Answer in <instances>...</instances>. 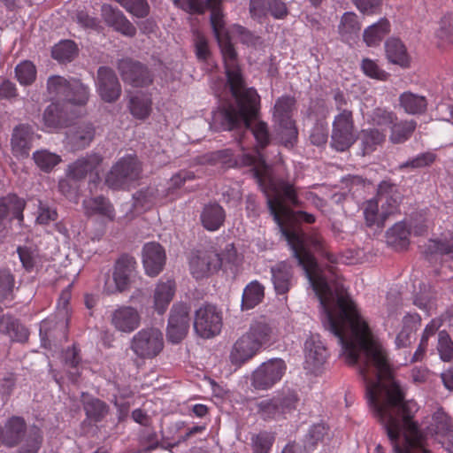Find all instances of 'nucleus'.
Masks as SVG:
<instances>
[{
	"label": "nucleus",
	"instance_id": "f257e3e1",
	"mask_svg": "<svg viewBox=\"0 0 453 453\" xmlns=\"http://www.w3.org/2000/svg\"><path fill=\"white\" fill-rule=\"evenodd\" d=\"M320 321L342 348L350 365L363 355L360 372L374 418L384 428L395 453H431L426 437L414 420L418 407L406 400L393 379L388 356L361 313H321Z\"/></svg>",
	"mask_w": 453,
	"mask_h": 453
},
{
	"label": "nucleus",
	"instance_id": "f03ea898",
	"mask_svg": "<svg viewBox=\"0 0 453 453\" xmlns=\"http://www.w3.org/2000/svg\"><path fill=\"white\" fill-rule=\"evenodd\" d=\"M242 163L253 166V175L257 184L266 195L267 204L273 219L276 222L281 234L289 245L293 256L296 258L305 273L309 283L312 287L316 296L325 311H357L356 303L353 301L342 281L339 279L328 278L326 271L321 269L317 264L309 249L321 251L329 262L335 263L336 257L323 250V239L318 234L306 236L296 228H288L283 226L282 215L289 218L292 216L290 210L284 204L281 193L294 204H298L296 189L293 185L282 179L276 178L272 169L265 164L259 152L255 155L244 154Z\"/></svg>",
	"mask_w": 453,
	"mask_h": 453
},
{
	"label": "nucleus",
	"instance_id": "7ed1b4c3",
	"mask_svg": "<svg viewBox=\"0 0 453 453\" xmlns=\"http://www.w3.org/2000/svg\"><path fill=\"white\" fill-rule=\"evenodd\" d=\"M236 105H225L213 112L211 127L216 131L233 130L244 127L250 130L260 147L269 142L265 122L257 120L260 97L253 88H246L242 74L240 81L227 82Z\"/></svg>",
	"mask_w": 453,
	"mask_h": 453
},
{
	"label": "nucleus",
	"instance_id": "20e7f679",
	"mask_svg": "<svg viewBox=\"0 0 453 453\" xmlns=\"http://www.w3.org/2000/svg\"><path fill=\"white\" fill-rule=\"evenodd\" d=\"M42 441L41 430L32 426L27 430L22 417L12 416L2 427V443L8 448L19 445L17 453H37Z\"/></svg>",
	"mask_w": 453,
	"mask_h": 453
},
{
	"label": "nucleus",
	"instance_id": "39448f33",
	"mask_svg": "<svg viewBox=\"0 0 453 453\" xmlns=\"http://www.w3.org/2000/svg\"><path fill=\"white\" fill-rule=\"evenodd\" d=\"M222 17L219 9H211V23L223 57L227 82H236L240 81L242 72L235 50L225 30Z\"/></svg>",
	"mask_w": 453,
	"mask_h": 453
},
{
	"label": "nucleus",
	"instance_id": "423d86ee",
	"mask_svg": "<svg viewBox=\"0 0 453 453\" xmlns=\"http://www.w3.org/2000/svg\"><path fill=\"white\" fill-rule=\"evenodd\" d=\"M142 166L134 156H126L119 158L108 173L105 183L112 189H120L129 187L140 179Z\"/></svg>",
	"mask_w": 453,
	"mask_h": 453
},
{
	"label": "nucleus",
	"instance_id": "0eeeda50",
	"mask_svg": "<svg viewBox=\"0 0 453 453\" xmlns=\"http://www.w3.org/2000/svg\"><path fill=\"white\" fill-rule=\"evenodd\" d=\"M162 332L155 327L144 328L134 335L130 349L140 358L152 359L158 356L164 349Z\"/></svg>",
	"mask_w": 453,
	"mask_h": 453
},
{
	"label": "nucleus",
	"instance_id": "6e6552de",
	"mask_svg": "<svg viewBox=\"0 0 453 453\" xmlns=\"http://www.w3.org/2000/svg\"><path fill=\"white\" fill-rule=\"evenodd\" d=\"M136 261L134 257L123 255L115 263L112 281H105L104 291L114 294L127 290L137 276Z\"/></svg>",
	"mask_w": 453,
	"mask_h": 453
},
{
	"label": "nucleus",
	"instance_id": "1a4fd4ad",
	"mask_svg": "<svg viewBox=\"0 0 453 453\" xmlns=\"http://www.w3.org/2000/svg\"><path fill=\"white\" fill-rule=\"evenodd\" d=\"M357 139L352 111L339 112L334 119L331 145L338 151H344Z\"/></svg>",
	"mask_w": 453,
	"mask_h": 453
},
{
	"label": "nucleus",
	"instance_id": "9d476101",
	"mask_svg": "<svg viewBox=\"0 0 453 453\" xmlns=\"http://www.w3.org/2000/svg\"><path fill=\"white\" fill-rule=\"evenodd\" d=\"M286 364L280 358L264 362L252 374V386L258 390H266L280 380L286 371Z\"/></svg>",
	"mask_w": 453,
	"mask_h": 453
},
{
	"label": "nucleus",
	"instance_id": "9b49d317",
	"mask_svg": "<svg viewBox=\"0 0 453 453\" xmlns=\"http://www.w3.org/2000/svg\"><path fill=\"white\" fill-rule=\"evenodd\" d=\"M221 266L219 255L212 250L193 251L189 257V269L196 279H203Z\"/></svg>",
	"mask_w": 453,
	"mask_h": 453
},
{
	"label": "nucleus",
	"instance_id": "f8f14e48",
	"mask_svg": "<svg viewBox=\"0 0 453 453\" xmlns=\"http://www.w3.org/2000/svg\"><path fill=\"white\" fill-rule=\"evenodd\" d=\"M375 198L380 203L382 215L389 217L399 211L403 201V195L396 184L389 180H382L378 185Z\"/></svg>",
	"mask_w": 453,
	"mask_h": 453
},
{
	"label": "nucleus",
	"instance_id": "ddd939ff",
	"mask_svg": "<svg viewBox=\"0 0 453 453\" xmlns=\"http://www.w3.org/2000/svg\"><path fill=\"white\" fill-rule=\"evenodd\" d=\"M118 68L123 81L134 87L147 86L152 81L148 69L139 62L129 58L121 59Z\"/></svg>",
	"mask_w": 453,
	"mask_h": 453
},
{
	"label": "nucleus",
	"instance_id": "4468645a",
	"mask_svg": "<svg viewBox=\"0 0 453 453\" xmlns=\"http://www.w3.org/2000/svg\"><path fill=\"white\" fill-rule=\"evenodd\" d=\"M96 85L100 96L105 102H114L120 96V84L115 73L109 67L102 66L98 69Z\"/></svg>",
	"mask_w": 453,
	"mask_h": 453
},
{
	"label": "nucleus",
	"instance_id": "2eb2a0df",
	"mask_svg": "<svg viewBox=\"0 0 453 453\" xmlns=\"http://www.w3.org/2000/svg\"><path fill=\"white\" fill-rule=\"evenodd\" d=\"M305 365L312 372H316L326 363L328 351L319 335H311L304 343Z\"/></svg>",
	"mask_w": 453,
	"mask_h": 453
},
{
	"label": "nucleus",
	"instance_id": "dca6fc26",
	"mask_svg": "<svg viewBox=\"0 0 453 453\" xmlns=\"http://www.w3.org/2000/svg\"><path fill=\"white\" fill-rule=\"evenodd\" d=\"M35 133L31 126L19 124L12 133L11 149L16 157H27L32 148Z\"/></svg>",
	"mask_w": 453,
	"mask_h": 453
},
{
	"label": "nucleus",
	"instance_id": "f3484780",
	"mask_svg": "<svg viewBox=\"0 0 453 453\" xmlns=\"http://www.w3.org/2000/svg\"><path fill=\"white\" fill-rule=\"evenodd\" d=\"M142 264L147 275H158L165 264V252L162 246L157 242L146 243L142 249Z\"/></svg>",
	"mask_w": 453,
	"mask_h": 453
},
{
	"label": "nucleus",
	"instance_id": "a211bd4d",
	"mask_svg": "<svg viewBox=\"0 0 453 453\" xmlns=\"http://www.w3.org/2000/svg\"><path fill=\"white\" fill-rule=\"evenodd\" d=\"M260 348L246 334L239 337L233 344L229 360L234 365H242L251 359Z\"/></svg>",
	"mask_w": 453,
	"mask_h": 453
},
{
	"label": "nucleus",
	"instance_id": "6ab92c4d",
	"mask_svg": "<svg viewBox=\"0 0 453 453\" xmlns=\"http://www.w3.org/2000/svg\"><path fill=\"white\" fill-rule=\"evenodd\" d=\"M220 313H196L194 329L202 338L210 339L218 335L222 328Z\"/></svg>",
	"mask_w": 453,
	"mask_h": 453
},
{
	"label": "nucleus",
	"instance_id": "aec40b11",
	"mask_svg": "<svg viewBox=\"0 0 453 453\" xmlns=\"http://www.w3.org/2000/svg\"><path fill=\"white\" fill-rule=\"evenodd\" d=\"M423 253L430 263L453 260V235L449 239H431L424 246Z\"/></svg>",
	"mask_w": 453,
	"mask_h": 453
},
{
	"label": "nucleus",
	"instance_id": "412c9836",
	"mask_svg": "<svg viewBox=\"0 0 453 453\" xmlns=\"http://www.w3.org/2000/svg\"><path fill=\"white\" fill-rule=\"evenodd\" d=\"M96 130L91 123H78L69 127L66 132L67 143L73 150H81L90 144Z\"/></svg>",
	"mask_w": 453,
	"mask_h": 453
},
{
	"label": "nucleus",
	"instance_id": "4be33fe9",
	"mask_svg": "<svg viewBox=\"0 0 453 453\" xmlns=\"http://www.w3.org/2000/svg\"><path fill=\"white\" fill-rule=\"evenodd\" d=\"M103 161V157L96 153L87 155L77 159L69 165L68 174L77 180L84 178L88 173H95L96 179H99L98 168Z\"/></svg>",
	"mask_w": 453,
	"mask_h": 453
},
{
	"label": "nucleus",
	"instance_id": "5701e85b",
	"mask_svg": "<svg viewBox=\"0 0 453 453\" xmlns=\"http://www.w3.org/2000/svg\"><path fill=\"white\" fill-rule=\"evenodd\" d=\"M189 322L188 313H171L166 331L168 342L173 344L180 343L187 335Z\"/></svg>",
	"mask_w": 453,
	"mask_h": 453
},
{
	"label": "nucleus",
	"instance_id": "b1692460",
	"mask_svg": "<svg viewBox=\"0 0 453 453\" xmlns=\"http://www.w3.org/2000/svg\"><path fill=\"white\" fill-rule=\"evenodd\" d=\"M25 201L14 194H9L0 198V219L11 223L12 219L23 221Z\"/></svg>",
	"mask_w": 453,
	"mask_h": 453
},
{
	"label": "nucleus",
	"instance_id": "393cba45",
	"mask_svg": "<svg viewBox=\"0 0 453 453\" xmlns=\"http://www.w3.org/2000/svg\"><path fill=\"white\" fill-rule=\"evenodd\" d=\"M271 273L276 293L286 294L293 286L292 267L286 262H280L271 268Z\"/></svg>",
	"mask_w": 453,
	"mask_h": 453
},
{
	"label": "nucleus",
	"instance_id": "a878e982",
	"mask_svg": "<svg viewBox=\"0 0 453 453\" xmlns=\"http://www.w3.org/2000/svg\"><path fill=\"white\" fill-rule=\"evenodd\" d=\"M81 403L87 419L93 423L101 422L109 413V405L99 398L82 393Z\"/></svg>",
	"mask_w": 453,
	"mask_h": 453
},
{
	"label": "nucleus",
	"instance_id": "bb28decb",
	"mask_svg": "<svg viewBox=\"0 0 453 453\" xmlns=\"http://www.w3.org/2000/svg\"><path fill=\"white\" fill-rule=\"evenodd\" d=\"M385 52L388 60L402 67H408L411 57L403 42L395 37L389 38L385 42Z\"/></svg>",
	"mask_w": 453,
	"mask_h": 453
},
{
	"label": "nucleus",
	"instance_id": "cd10ccee",
	"mask_svg": "<svg viewBox=\"0 0 453 453\" xmlns=\"http://www.w3.org/2000/svg\"><path fill=\"white\" fill-rule=\"evenodd\" d=\"M82 205L85 214L88 216L98 214L111 221L115 219V211L112 204L104 196L86 198Z\"/></svg>",
	"mask_w": 453,
	"mask_h": 453
},
{
	"label": "nucleus",
	"instance_id": "c85d7f7f",
	"mask_svg": "<svg viewBox=\"0 0 453 453\" xmlns=\"http://www.w3.org/2000/svg\"><path fill=\"white\" fill-rule=\"evenodd\" d=\"M361 30V24L358 21L357 16L351 12L343 13L338 25V33L341 39L348 43H350L356 38Z\"/></svg>",
	"mask_w": 453,
	"mask_h": 453
},
{
	"label": "nucleus",
	"instance_id": "c756f323",
	"mask_svg": "<svg viewBox=\"0 0 453 453\" xmlns=\"http://www.w3.org/2000/svg\"><path fill=\"white\" fill-rule=\"evenodd\" d=\"M0 333L20 342H26L29 335L28 330L10 314L0 317Z\"/></svg>",
	"mask_w": 453,
	"mask_h": 453
},
{
	"label": "nucleus",
	"instance_id": "7c9ffc66",
	"mask_svg": "<svg viewBox=\"0 0 453 453\" xmlns=\"http://www.w3.org/2000/svg\"><path fill=\"white\" fill-rule=\"evenodd\" d=\"M175 293V283L172 280L159 281L155 288L153 302L157 311H165L172 302Z\"/></svg>",
	"mask_w": 453,
	"mask_h": 453
},
{
	"label": "nucleus",
	"instance_id": "2f4dec72",
	"mask_svg": "<svg viewBox=\"0 0 453 453\" xmlns=\"http://www.w3.org/2000/svg\"><path fill=\"white\" fill-rule=\"evenodd\" d=\"M420 321L418 313H407L403 319V328L395 337V346L397 349L407 348L411 346L415 339L414 333L417 330V325Z\"/></svg>",
	"mask_w": 453,
	"mask_h": 453
},
{
	"label": "nucleus",
	"instance_id": "473e14b6",
	"mask_svg": "<svg viewBox=\"0 0 453 453\" xmlns=\"http://www.w3.org/2000/svg\"><path fill=\"white\" fill-rule=\"evenodd\" d=\"M225 218V211L218 203L205 205L201 213L202 224L209 231L218 230L223 225Z\"/></svg>",
	"mask_w": 453,
	"mask_h": 453
},
{
	"label": "nucleus",
	"instance_id": "72a5a7b5",
	"mask_svg": "<svg viewBox=\"0 0 453 453\" xmlns=\"http://www.w3.org/2000/svg\"><path fill=\"white\" fill-rule=\"evenodd\" d=\"M273 329L274 327L265 320V317H260L250 325V330L245 334L261 348L271 340Z\"/></svg>",
	"mask_w": 453,
	"mask_h": 453
},
{
	"label": "nucleus",
	"instance_id": "f704fd0d",
	"mask_svg": "<svg viewBox=\"0 0 453 453\" xmlns=\"http://www.w3.org/2000/svg\"><path fill=\"white\" fill-rule=\"evenodd\" d=\"M399 104L406 113L412 115L425 112L427 107V100L425 96L410 91L400 95Z\"/></svg>",
	"mask_w": 453,
	"mask_h": 453
},
{
	"label": "nucleus",
	"instance_id": "c9c22d12",
	"mask_svg": "<svg viewBox=\"0 0 453 453\" xmlns=\"http://www.w3.org/2000/svg\"><path fill=\"white\" fill-rule=\"evenodd\" d=\"M389 22L381 19L364 30L363 39L368 47L378 45L386 35L389 33Z\"/></svg>",
	"mask_w": 453,
	"mask_h": 453
},
{
	"label": "nucleus",
	"instance_id": "e433bc0d",
	"mask_svg": "<svg viewBox=\"0 0 453 453\" xmlns=\"http://www.w3.org/2000/svg\"><path fill=\"white\" fill-rule=\"evenodd\" d=\"M362 208L367 226L382 227L384 226V222L388 217L382 215V208L380 209L379 201L375 197L365 201Z\"/></svg>",
	"mask_w": 453,
	"mask_h": 453
},
{
	"label": "nucleus",
	"instance_id": "4c0bfd02",
	"mask_svg": "<svg viewBox=\"0 0 453 453\" xmlns=\"http://www.w3.org/2000/svg\"><path fill=\"white\" fill-rule=\"evenodd\" d=\"M111 321L116 330L129 334L139 327L141 317L139 313H111Z\"/></svg>",
	"mask_w": 453,
	"mask_h": 453
},
{
	"label": "nucleus",
	"instance_id": "58836bf2",
	"mask_svg": "<svg viewBox=\"0 0 453 453\" xmlns=\"http://www.w3.org/2000/svg\"><path fill=\"white\" fill-rule=\"evenodd\" d=\"M42 121L45 129L49 131L66 126V119L58 104H51L44 110Z\"/></svg>",
	"mask_w": 453,
	"mask_h": 453
},
{
	"label": "nucleus",
	"instance_id": "ea45409f",
	"mask_svg": "<svg viewBox=\"0 0 453 453\" xmlns=\"http://www.w3.org/2000/svg\"><path fill=\"white\" fill-rule=\"evenodd\" d=\"M264 298V287L257 281H251L243 290L242 309H254Z\"/></svg>",
	"mask_w": 453,
	"mask_h": 453
},
{
	"label": "nucleus",
	"instance_id": "a19ab883",
	"mask_svg": "<svg viewBox=\"0 0 453 453\" xmlns=\"http://www.w3.org/2000/svg\"><path fill=\"white\" fill-rule=\"evenodd\" d=\"M151 98L145 94L132 96L129 102L131 114L138 119H145L151 112Z\"/></svg>",
	"mask_w": 453,
	"mask_h": 453
},
{
	"label": "nucleus",
	"instance_id": "79ce46f5",
	"mask_svg": "<svg viewBox=\"0 0 453 453\" xmlns=\"http://www.w3.org/2000/svg\"><path fill=\"white\" fill-rule=\"evenodd\" d=\"M386 135L375 128L364 129L361 132V144L364 154L374 151L385 141Z\"/></svg>",
	"mask_w": 453,
	"mask_h": 453
},
{
	"label": "nucleus",
	"instance_id": "37998d69",
	"mask_svg": "<svg viewBox=\"0 0 453 453\" xmlns=\"http://www.w3.org/2000/svg\"><path fill=\"white\" fill-rule=\"evenodd\" d=\"M71 80L59 75H52L47 81V91L51 98L62 99L66 101L67 91L70 86Z\"/></svg>",
	"mask_w": 453,
	"mask_h": 453
},
{
	"label": "nucleus",
	"instance_id": "c03bdc74",
	"mask_svg": "<svg viewBox=\"0 0 453 453\" xmlns=\"http://www.w3.org/2000/svg\"><path fill=\"white\" fill-rule=\"evenodd\" d=\"M295 105V99L289 96L280 97L274 105L273 119L276 123L293 121L291 111Z\"/></svg>",
	"mask_w": 453,
	"mask_h": 453
},
{
	"label": "nucleus",
	"instance_id": "a18cd8bd",
	"mask_svg": "<svg viewBox=\"0 0 453 453\" xmlns=\"http://www.w3.org/2000/svg\"><path fill=\"white\" fill-rule=\"evenodd\" d=\"M414 120H406L396 123L391 127V134L389 140L393 143H402L408 140L416 128Z\"/></svg>",
	"mask_w": 453,
	"mask_h": 453
},
{
	"label": "nucleus",
	"instance_id": "49530a36",
	"mask_svg": "<svg viewBox=\"0 0 453 453\" xmlns=\"http://www.w3.org/2000/svg\"><path fill=\"white\" fill-rule=\"evenodd\" d=\"M273 397L283 416L296 410L299 401L296 392L290 388L282 389Z\"/></svg>",
	"mask_w": 453,
	"mask_h": 453
},
{
	"label": "nucleus",
	"instance_id": "de8ad7c7",
	"mask_svg": "<svg viewBox=\"0 0 453 453\" xmlns=\"http://www.w3.org/2000/svg\"><path fill=\"white\" fill-rule=\"evenodd\" d=\"M66 102L76 104L84 105L88 100V88L80 81L72 79L67 91Z\"/></svg>",
	"mask_w": 453,
	"mask_h": 453
},
{
	"label": "nucleus",
	"instance_id": "09e8293b",
	"mask_svg": "<svg viewBox=\"0 0 453 453\" xmlns=\"http://www.w3.org/2000/svg\"><path fill=\"white\" fill-rule=\"evenodd\" d=\"M328 434V427L323 423H318L311 426L308 434L305 435L303 444L304 451H312L316 445L322 441L326 435Z\"/></svg>",
	"mask_w": 453,
	"mask_h": 453
},
{
	"label": "nucleus",
	"instance_id": "8fccbe9b",
	"mask_svg": "<svg viewBox=\"0 0 453 453\" xmlns=\"http://www.w3.org/2000/svg\"><path fill=\"white\" fill-rule=\"evenodd\" d=\"M76 54V45L70 40H65L56 44L51 50L52 58L59 62H69Z\"/></svg>",
	"mask_w": 453,
	"mask_h": 453
},
{
	"label": "nucleus",
	"instance_id": "3c124183",
	"mask_svg": "<svg viewBox=\"0 0 453 453\" xmlns=\"http://www.w3.org/2000/svg\"><path fill=\"white\" fill-rule=\"evenodd\" d=\"M107 21L116 31L126 36L133 37L136 33L134 26L120 12H112Z\"/></svg>",
	"mask_w": 453,
	"mask_h": 453
},
{
	"label": "nucleus",
	"instance_id": "603ef678",
	"mask_svg": "<svg viewBox=\"0 0 453 453\" xmlns=\"http://www.w3.org/2000/svg\"><path fill=\"white\" fill-rule=\"evenodd\" d=\"M15 76L21 85H31L36 78L35 65L31 61H22L15 67Z\"/></svg>",
	"mask_w": 453,
	"mask_h": 453
},
{
	"label": "nucleus",
	"instance_id": "864d4df0",
	"mask_svg": "<svg viewBox=\"0 0 453 453\" xmlns=\"http://www.w3.org/2000/svg\"><path fill=\"white\" fill-rule=\"evenodd\" d=\"M274 401V397H272L270 399L262 400L257 403V414L264 420L277 419L284 417L277 403Z\"/></svg>",
	"mask_w": 453,
	"mask_h": 453
},
{
	"label": "nucleus",
	"instance_id": "5fc2aeb1",
	"mask_svg": "<svg viewBox=\"0 0 453 453\" xmlns=\"http://www.w3.org/2000/svg\"><path fill=\"white\" fill-rule=\"evenodd\" d=\"M33 158L42 171L49 172L56 166L61 158L58 155L50 152L47 150H37L33 154Z\"/></svg>",
	"mask_w": 453,
	"mask_h": 453
},
{
	"label": "nucleus",
	"instance_id": "6e6d98bb",
	"mask_svg": "<svg viewBox=\"0 0 453 453\" xmlns=\"http://www.w3.org/2000/svg\"><path fill=\"white\" fill-rule=\"evenodd\" d=\"M397 120L395 112L385 108H376L370 115V121L372 125L380 127H390Z\"/></svg>",
	"mask_w": 453,
	"mask_h": 453
},
{
	"label": "nucleus",
	"instance_id": "4d7b16f0",
	"mask_svg": "<svg viewBox=\"0 0 453 453\" xmlns=\"http://www.w3.org/2000/svg\"><path fill=\"white\" fill-rule=\"evenodd\" d=\"M277 136L286 147H292L297 138V130L294 121L277 123Z\"/></svg>",
	"mask_w": 453,
	"mask_h": 453
},
{
	"label": "nucleus",
	"instance_id": "13d9d810",
	"mask_svg": "<svg viewBox=\"0 0 453 453\" xmlns=\"http://www.w3.org/2000/svg\"><path fill=\"white\" fill-rule=\"evenodd\" d=\"M133 198L135 209L147 210L155 203L157 199V190L154 188H147L137 191Z\"/></svg>",
	"mask_w": 453,
	"mask_h": 453
},
{
	"label": "nucleus",
	"instance_id": "bf43d9fd",
	"mask_svg": "<svg viewBox=\"0 0 453 453\" xmlns=\"http://www.w3.org/2000/svg\"><path fill=\"white\" fill-rule=\"evenodd\" d=\"M274 436L272 433L262 431L251 437V445L254 453H268L273 443Z\"/></svg>",
	"mask_w": 453,
	"mask_h": 453
},
{
	"label": "nucleus",
	"instance_id": "052dcab7",
	"mask_svg": "<svg viewBox=\"0 0 453 453\" xmlns=\"http://www.w3.org/2000/svg\"><path fill=\"white\" fill-rule=\"evenodd\" d=\"M17 252L22 266L28 272H31L40 262L38 251L33 247H19Z\"/></svg>",
	"mask_w": 453,
	"mask_h": 453
},
{
	"label": "nucleus",
	"instance_id": "680f3d73",
	"mask_svg": "<svg viewBox=\"0 0 453 453\" xmlns=\"http://www.w3.org/2000/svg\"><path fill=\"white\" fill-rule=\"evenodd\" d=\"M436 36L442 43H453V13H448L441 19Z\"/></svg>",
	"mask_w": 453,
	"mask_h": 453
},
{
	"label": "nucleus",
	"instance_id": "e2e57ef3",
	"mask_svg": "<svg viewBox=\"0 0 453 453\" xmlns=\"http://www.w3.org/2000/svg\"><path fill=\"white\" fill-rule=\"evenodd\" d=\"M433 420L434 431L437 434H441L444 437L449 434V432L453 431L451 418L442 410H438L434 412L433 415Z\"/></svg>",
	"mask_w": 453,
	"mask_h": 453
},
{
	"label": "nucleus",
	"instance_id": "0e129e2a",
	"mask_svg": "<svg viewBox=\"0 0 453 453\" xmlns=\"http://www.w3.org/2000/svg\"><path fill=\"white\" fill-rule=\"evenodd\" d=\"M437 349L443 361L450 362L453 360V342L446 331L439 333Z\"/></svg>",
	"mask_w": 453,
	"mask_h": 453
},
{
	"label": "nucleus",
	"instance_id": "69168bd1",
	"mask_svg": "<svg viewBox=\"0 0 453 453\" xmlns=\"http://www.w3.org/2000/svg\"><path fill=\"white\" fill-rule=\"evenodd\" d=\"M63 359L66 367L73 369V371H69V373L73 380H76L77 377L80 376L78 365L81 362V357L79 356V350L75 346L66 349L63 354Z\"/></svg>",
	"mask_w": 453,
	"mask_h": 453
},
{
	"label": "nucleus",
	"instance_id": "338daca9",
	"mask_svg": "<svg viewBox=\"0 0 453 453\" xmlns=\"http://www.w3.org/2000/svg\"><path fill=\"white\" fill-rule=\"evenodd\" d=\"M410 232L404 223H395L388 232V237L392 242L406 245Z\"/></svg>",
	"mask_w": 453,
	"mask_h": 453
},
{
	"label": "nucleus",
	"instance_id": "774afa93",
	"mask_svg": "<svg viewBox=\"0 0 453 453\" xmlns=\"http://www.w3.org/2000/svg\"><path fill=\"white\" fill-rule=\"evenodd\" d=\"M361 67L365 75L372 79L384 81L388 75L384 70L379 67L375 61L369 58L363 59Z\"/></svg>",
	"mask_w": 453,
	"mask_h": 453
}]
</instances>
